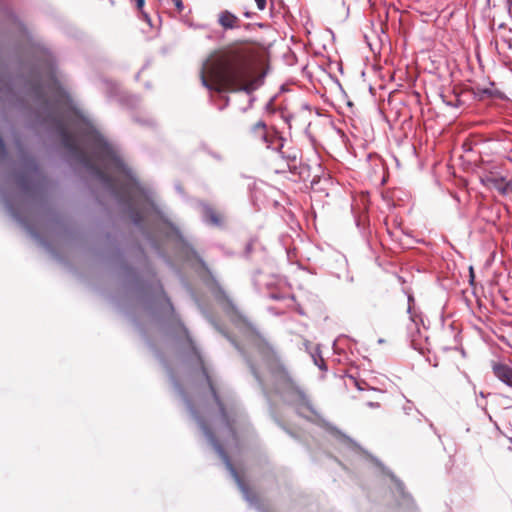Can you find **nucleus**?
Wrapping results in <instances>:
<instances>
[{"label":"nucleus","mask_w":512,"mask_h":512,"mask_svg":"<svg viewBox=\"0 0 512 512\" xmlns=\"http://www.w3.org/2000/svg\"><path fill=\"white\" fill-rule=\"evenodd\" d=\"M487 415H488L489 420H490L491 422H493V418H492V416H491V415H489V414H487Z\"/></svg>","instance_id":"nucleus-32"},{"label":"nucleus","mask_w":512,"mask_h":512,"mask_svg":"<svg viewBox=\"0 0 512 512\" xmlns=\"http://www.w3.org/2000/svg\"><path fill=\"white\" fill-rule=\"evenodd\" d=\"M458 102L459 100H457L456 103H453V102H446L447 105H450V106H454V107H457L458 106Z\"/></svg>","instance_id":"nucleus-26"},{"label":"nucleus","mask_w":512,"mask_h":512,"mask_svg":"<svg viewBox=\"0 0 512 512\" xmlns=\"http://www.w3.org/2000/svg\"><path fill=\"white\" fill-rule=\"evenodd\" d=\"M179 327L185 337L182 343L184 355L181 362V370L184 374L183 383L171 369H168L170 379L191 417L197 422L207 441L224 462L244 499L250 504H254L257 501L256 495L242 480L220 443L221 440L230 450L238 447V438L234 430L235 420L226 411L218 395L216 381L205 366L188 330L182 323H179Z\"/></svg>","instance_id":"nucleus-2"},{"label":"nucleus","mask_w":512,"mask_h":512,"mask_svg":"<svg viewBox=\"0 0 512 512\" xmlns=\"http://www.w3.org/2000/svg\"><path fill=\"white\" fill-rule=\"evenodd\" d=\"M103 83H104L107 87H109V88H110V94H111V95H112L114 92H116V86H115L113 83H111V82H109V81H107V80H105Z\"/></svg>","instance_id":"nucleus-21"},{"label":"nucleus","mask_w":512,"mask_h":512,"mask_svg":"<svg viewBox=\"0 0 512 512\" xmlns=\"http://www.w3.org/2000/svg\"><path fill=\"white\" fill-rule=\"evenodd\" d=\"M384 342H385V340H384V339H382V338H380V339L378 340V343H379V344H382V343H384Z\"/></svg>","instance_id":"nucleus-30"},{"label":"nucleus","mask_w":512,"mask_h":512,"mask_svg":"<svg viewBox=\"0 0 512 512\" xmlns=\"http://www.w3.org/2000/svg\"><path fill=\"white\" fill-rule=\"evenodd\" d=\"M150 295L154 302H164L167 308L174 312V307L170 301V299L167 297L162 285L158 280H156L153 284L150 286Z\"/></svg>","instance_id":"nucleus-12"},{"label":"nucleus","mask_w":512,"mask_h":512,"mask_svg":"<svg viewBox=\"0 0 512 512\" xmlns=\"http://www.w3.org/2000/svg\"><path fill=\"white\" fill-rule=\"evenodd\" d=\"M475 95L479 97V99L491 98L493 96V91L489 88L477 89Z\"/></svg>","instance_id":"nucleus-18"},{"label":"nucleus","mask_w":512,"mask_h":512,"mask_svg":"<svg viewBox=\"0 0 512 512\" xmlns=\"http://www.w3.org/2000/svg\"><path fill=\"white\" fill-rule=\"evenodd\" d=\"M200 205L202 209L203 221L212 226H221V218L216 213V211L209 204L201 203Z\"/></svg>","instance_id":"nucleus-15"},{"label":"nucleus","mask_w":512,"mask_h":512,"mask_svg":"<svg viewBox=\"0 0 512 512\" xmlns=\"http://www.w3.org/2000/svg\"><path fill=\"white\" fill-rule=\"evenodd\" d=\"M141 13H142V16H143V18L145 19V21H147L148 23H150V22H151V19H150L149 15H148L146 12H144L143 10L141 11Z\"/></svg>","instance_id":"nucleus-25"},{"label":"nucleus","mask_w":512,"mask_h":512,"mask_svg":"<svg viewBox=\"0 0 512 512\" xmlns=\"http://www.w3.org/2000/svg\"><path fill=\"white\" fill-rule=\"evenodd\" d=\"M391 479L394 481L395 483V486H396V490L398 492V494L403 498V500H410V496L405 492V487H404V484L399 480L397 479L394 474L392 473H389Z\"/></svg>","instance_id":"nucleus-17"},{"label":"nucleus","mask_w":512,"mask_h":512,"mask_svg":"<svg viewBox=\"0 0 512 512\" xmlns=\"http://www.w3.org/2000/svg\"><path fill=\"white\" fill-rule=\"evenodd\" d=\"M38 102V113L60 138L69 157L81 164L114 197L127 203L134 225L141 226L143 216L133 202L148 192L126 165L119 148L109 142L81 110L75 108L69 95L52 75L49 83L42 81L32 87Z\"/></svg>","instance_id":"nucleus-1"},{"label":"nucleus","mask_w":512,"mask_h":512,"mask_svg":"<svg viewBox=\"0 0 512 512\" xmlns=\"http://www.w3.org/2000/svg\"><path fill=\"white\" fill-rule=\"evenodd\" d=\"M212 323H213V325H214V327H215V328L219 329V328H218V326H217V324H215L214 322H212Z\"/></svg>","instance_id":"nucleus-33"},{"label":"nucleus","mask_w":512,"mask_h":512,"mask_svg":"<svg viewBox=\"0 0 512 512\" xmlns=\"http://www.w3.org/2000/svg\"><path fill=\"white\" fill-rule=\"evenodd\" d=\"M251 346L267 366L274 382L275 393L287 404L293 406L299 415L303 416L304 412L308 411L318 416L310 396L292 378L276 349L260 335L252 337Z\"/></svg>","instance_id":"nucleus-5"},{"label":"nucleus","mask_w":512,"mask_h":512,"mask_svg":"<svg viewBox=\"0 0 512 512\" xmlns=\"http://www.w3.org/2000/svg\"><path fill=\"white\" fill-rule=\"evenodd\" d=\"M219 331L234 345V347L240 352V354H242L245 359H246V362L248 363L249 367H250V370L252 372V374L254 375L255 379L257 380L259 386L261 387L264 395L266 397H269V392H268V389L264 383V380L261 378L259 372L257 371L256 367L254 366V364L252 363V361L245 355V352L244 350L238 345V343L232 339L228 334H226L225 332H223L222 330L219 329Z\"/></svg>","instance_id":"nucleus-10"},{"label":"nucleus","mask_w":512,"mask_h":512,"mask_svg":"<svg viewBox=\"0 0 512 512\" xmlns=\"http://www.w3.org/2000/svg\"><path fill=\"white\" fill-rule=\"evenodd\" d=\"M429 425H430V428L433 429L435 433H437L433 423H430Z\"/></svg>","instance_id":"nucleus-29"},{"label":"nucleus","mask_w":512,"mask_h":512,"mask_svg":"<svg viewBox=\"0 0 512 512\" xmlns=\"http://www.w3.org/2000/svg\"><path fill=\"white\" fill-rule=\"evenodd\" d=\"M174 4L179 12H181L184 9V4L182 0H174Z\"/></svg>","instance_id":"nucleus-22"},{"label":"nucleus","mask_w":512,"mask_h":512,"mask_svg":"<svg viewBox=\"0 0 512 512\" xmlns=\"http://www.w3.org/2000/svg\"><path fill=\"white\" fill-rule=\"evenodd\" d=\"M217 22L224 30H232L240 27V19L229 10L221 11L218 14Z\"/></svg>","instance_id":"nucleus-11"},{"label":"nucleus","mask_w":512,"mask_h":512,"mask_svg":"<svg viewBox=\"0 0 512 512\" xmlns=\"http://www.w3.org/2000/svg\"><path fill=\"white\" fill-rule=\"evenodd\" d=\"M244 16H245L246 18H250V17H251V13H250V12H248V11H246V12H244Z\"/></svg>","instance_id":"nucleus-28"},{"label":"nucleus","mask_w":512,"mask_h":512,"mask_svg":"<svg viewBox=\"0 0 512 512\" xmlns=\"http://www.w3.org/2000/svg\"><path fill=\"white\" fill-rule=\"evenodd\" d=\"M15 176L21 195L3 194L6 209L31 237L49 249V243L39 233L40 219L37 221L31 219L32 211L26 199L40 196L47 189L48 180L40 170L36 159L26 153L21 154V164Z\"/></svg>","instance_id":"nucleus-3"},{"label":"nucleus","mask_w":512,"mask_h":512,"mask_svg":"<svg viewBox=\"0 0 512 512\" xmlns=\"http://www.w3.org/2000/svg\"><path fill=\"white\" fill-rule=\"evenodd\" d=\"M493 373L501 382L512 387V367L504 363H496L493 365Z\"/></svg>","instance_id":"nucleus-14"},{"label":"nucleus","mask_w":512,"mask_h":512,"mask_svg":"<svg viewBox=\"0 0 512 512\" xmlns=\"http://www.w3.org/2000/svg\"><path fill=\"white\" fill-rule=\"evenodd\" d=\"M270 298L278 300L280 299V296L277 294H270Z\"/></svg>","instance_id":"nucleus-27"},{"label":"nucleus","mask_w":512,"mask_h":512,"mask_svg":"<svg viewBox=\"0 0 512 512\" xmlns=\"http://www.w3.org/2000/svg\"><path fill=\"white\" fill-rule=\"evenodd\" d=\"M170 228L181 245V253L183 254V256L186 259H197L201 263V265L206 268V263L204 262V260L197 254L195 249L184 239L179 229L172 224H170Z\"/></svg>","instance_id":"nucleus-9"},{"label":"nucleus","mask_w":512,"mask_h":512,"mask_svg":"<svg viewBox=\"0 0 512 512\" xmlns=\"http://www.w3.org/2000/svg\"><path fill=\"white\" fill-rule=\"evenodd\" d=\"M135 2L137 9L142 11L145 4V0H135Z\"/></svg>","instance_id":"nucleus-23"},{"label":"nucleus","mask_w":512,"mask_h":512,"mask_svg":"<svg viewBox=\"0 0 512 512\" xmlns=\"http://www.w3.org/2000/svg\"><path fill=\"white\" fill-rule=\"evenodd\" d=\"M224 98V104L219 106V110H223L229 104V98L227 96H222Z\"/></svg>","instance_id":"nucleus-24"},{"label":"nucleus","mask_w":512,"mask_h":512,"mask_svg":"<svg viewBox=\"0 0 512 512\" xmlns=\"http://www.w3.org/2000/svg\"><path fill=\"white\" fill-rule=\"evenodd\" d=\"M414 302V299L412 296H409L408 297V309H407V312L409 313L410 315V319L412 322H414L415 324L417 323V320H416V315L412 312V303Z\"/></svg>","instance_id":"nucleus-19"},{"label":"nucleus","mask_w":512,"mask_h":512,"mask_svg":"<svg viewBox=\"0 0 512 512\" xmlns=\"http://www.w3.org/2000/svg\"><path fill=\"white\" fill-rule=\"evenodd\" d=\"M249 76L247 52L243 47L232 46L207 59L200 70L202 85L209 91L250 92L245 84Z\"/></svg>","instance_id":"nucleus-4"},{"label":"nucleus","mask_w":512,"mask_h":512,"mask_svg":"<svg viewBox=\"0 0 512 512\" xmlns=\"http://www.w3.org/2000/svg\"><path fill=\"white\" fill-rule=\"evenodd\" d=\"M313 363L319 367V369L326 371L327 366L322 358L319 346H316L313 351L310 352Z\"/></svg>","instance_id":"nucleus-16"},{"label":"nucleus","mask_w":512,"mask_h":512,"mask_svg":"<svg viewBox=\"0 0 512 512\" xmlns=\"http://www.w3.org/2000/svg\"><path fill=\"white\" fill-rule=\"evenodd\" d=\"M250 134L253 138L259 139L268 149H281L285 147V139L276 131L269 132L263 120H259L251 126Z\"/></svg>","instance_id":"nucleus-7"},{"label":"nucleus","mask_w":512,"mask_h":512,"mask_svg":"<svg viewBox=\"0 0 512 512\" xmlns=\"http://www.w3.org/2000/svg\"><path fill=\"white\" fill-rule=\"evenodd\" d=\"M410 409H411L410 407H404V411H405L406 413H408V411H409Z\"/></svg>","instance_id":"nucleus-31"},{"label":"nucleus","mask_w":512,"mask_h":512,"mask_svg":"<svg viewBox=\"0 0 512 512\" xmlns=\"http://www.w3.org/2000/svg\"><path fill=\"white\" fill-rule=\"evenodd\" d=\"M213 293L216 300L223 306V309L227 313H236V306L218 283H215Z\"/></svg>","instance_id":"nucleus-13"},{"label":"nucleus","mask_w":512,"mask_h":512,"mask_svg":"<svg viewBox=\"0 0 512 512\" xmlns=\"http://www.w3.org/2000/svg\"><path fill=\"white\" fill-rule=\"evenodd\" d=\"M256 2L257 8L259 10H264L266 8V0H254Z\"/></svg>","instance_id":"nucleus-20"},{"label":"nucleus","mask_w":512,"mask_h":512,"mask_svg":"<svg viewBox=\"0 0 512 512\" xmlns=\"http://www.w3.org/2000/svg\"><path fill=\"white\" fill-rule=\"evenodd\" d=\"M482 182L490 189H495L502 196L512 193V178H507L497 173L487 175Z\"/></svg>","instance_id":"nucleus-8"},{"label":"nucleus","mask_w":512,"mask_h":512,"mask_svg":"<svg viewBox=\"0 0 512 512\" xmlns=\"http://www.w3.org/2000/svg\"><path fill=\"white\" fill-rule=\"evenodd\" d=\"M277 151L281 158L286 162L290 173L298 176L302 180H307L310 173V166L302 161L301 150L294 146H289L286 149H274Z\"/></svg>","instance_id":"nucleus-6"}]
</instances>
